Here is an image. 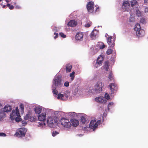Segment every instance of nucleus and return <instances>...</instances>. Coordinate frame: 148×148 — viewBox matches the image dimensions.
Returning a JSON list of instances; mask_svg holds the SVG:
<instances>
[{"instance_id":"1","label":"nucleus","mask_w":148,"mask_h":148,"mask_svg":"<svg viewBox=\"0 0 148 148\" xmlns=\"http://www.w3.org/2000/svg\"><path fill=\"white\" fill-rule=\"evenodd\" d=\"M10 118L12 120H15L17 122H18L21 120L20 115L19 109L18 107H16L15 110H13L10 115Z\"/></svg>"},{"instance_id":"2","label":"nucleus","mask_w":148,"mask_h":148,"mask_svg":"<svg viewBox=\"0 0 148 148\" xmlns=\"http://www.w3.org/2000/svg\"><path fill=\"white\" fill-rule=\"evenodd\" d=\"M134 29L136 31V33L137 36L140 37L144 36L145 31L144 30L141 29V27L139 24L137 23L135 25Z\"/></svg>"},{"instance_id":"3","label":"nucleus","mask_w":148,"mask_h":148,"mask_svg":"<svg viewBox=\"0 0 148 148\" xmlns=\"http://www.w3.org/2000/svg\"><path fill=\"white\" fill-rule=\"evenodd\" d=\"M38 118L39 121H41V122L38 123V126L43 127L45 126V123L44 122L46 119V113L45 112H42L38 116Z\"/></svg>"},{"instance_id":"4","label":"nucleus","mask_w":148,"mask_h":148,"mask_svg":"<svg viewBox=\"0 0 148 148\" xmlns=\"http://www.w3.org/2000/svg\"><path fill=\"white\" fill-rule=\"evenodd\" d=\"M62 126L65 128H69L71 126V124L69 120L66 118H62L60 121Z\"/></svg>"},{"instance_id":"5","label":"nucleus","mask_w":148,"mask_h":148,"mask_svg":"<svg viewBox=\"0 0 148 148\" xmlns=\"http://www.w3.org/2000/svg\"><path fill=\"white\" fill-rule=\"evenodd\" d=\"M103 86V84L101 81H98L95 85L94 89L96 92H100L102 91V88Z\"/></svg>"},{"instance_id":"6","label":"nucleus","mask_w":148,"mask_h":148,"mask_svg":"<svg viewBox=\"0 0 148 148\" xmlns=\"http://www.w3.org/2000/svg\"><path fill=\"white\" fill-rule=\"evenodd\" d=\"M24 119L26 120H28L31 122H34L36 120V118L35 115H33L32 112H29L28 113L26 114L24 117Z\"/></svg>"},{"instance_id":"7","label":"nucleus","mask_w":148,"mask_h":148,"mask_svg":"<svg viewBox=\"0 0 148 148\" xmlns=\"http://www.w3.org/2000/svg\"><path fill=\"white\" fill-rule=\"evenodd\" d=\"M55 117H48L47 119V123L51 127H53L56 123Z\"/></svg>"},{"instance_id":"8","label":"nucleus","mask_w":148,"mask_h":148,"mask_svg":"<svg viewBox=\"0 0 148 148\" xmlns=\"http://www.w3.org/2000/svg\"><path fill=\"white\" fill-rule=\"evenodd\" d=\"M94 5V3L92 1H89L88 3L86 8L89 13H92L93 12Z\"/></svg>"},{"instance_id":"9","label":"nucleus","mask_w":148,"mask_h":148,"mask_svg":"<svg viewBox=\"0 0 148 148\" xmlns=\"http://www.w3.org/2000/svg\"><path fill=\"white\" fill-rule=\"evenodd\" d=\"M27 131V130L25 128H20L18 129V132H17L15 135L18 137L23 136Z\"/></svg>"},{"instance_id":"10","label":"nucleus","mask_w":148,"mask_h":148,"mask_svg":"<svg viewBox=\"0 0 148 148\" xmlns=\"http://www.w3.org/2000/svg\"><path fill=\"white\" fill-rule=\"evenodd\" d=\"M110 92L111 94L115 93L117 90L118 87L117 85L114 83L110 84Z\"/></svg>"},{"instance_id":"11","label":"nucleus","mask_w":148,"mask_h":148,"mask_svg":"<svg viewBox=\"0 0 148 148\" xmlns=\"http://www.w3.org/2000/svg\"><path fill=\"white\" fill-rule=\"evenodd\" d=\"M103 60V57L102 55L99 56L97 58V64L98 66H97L95 65V67L97 68L98 66L101 65H102V62Z\"/></svg>"},{"instance_id":"12","label":"nucleus","mask_w":148,"mask_h":148,"mask_svg":"<svg viewBox=\"0 0 148 148\" xmlns=\"http://www.w3.org/2000/svg\"><path fill=\"white\" fill-rule=\"evenodd\" d=\"M89 127L93 130L97 127V125L96 124V120H92L90 123Z\"/></svg>"},{"instance_id":"13","label":"nucleus","mask_w":148,"mask_h":148,"mask_svg":"<svg viewBox=\"0 0 148 148\" xmlns=\"http://www.w3.org/2000/svg\"><path fill=\"white\" fill-rule=\"evenodd\" d=\"M84 35L81 32L77 33L75 35V38L77 40H82L83 38Z\"/></svg>"},{"instance_id":"14","label":"nucleus","mask_w":148,"mask_h":148,"mask_svg":"<svg viewBox=\"0 0 148 148\" xmlns=\"http://www.w3.org/2000/svg\"><path fill=\"white\" fill-rule=\"evenodd\" d=\"M77 25V22L75 20H72L70 21L67 24L68 26L71 27H75Z\"/></svg>"},{"instance_id":"15","label":"nucleus","mask_w":148,"mask_h":148,"mask_svg":"<svg viewBox=\"0 0 148 148\" xmlns=\"http://www.w3.org/2000/svg\"><path fill=\"white\" fill-rule=\"evenodd\" d=\"M96 101L99 103H106V101L104 97H97L95 98Z\"/></svg>"},{"instance_id":"16","label":"nucleus","mask_w":148,"mask_h":148,"mask_svg":"<svg viewBox=\"0 0 148 148\" xmlns=\"http://www.w3.org/2000/svg\"><path fill=\"white\" fill-rule=\"evenodd\" d=\"M43 108L41 106H38L34 108V111L36 114H40L42 111ZM44 109L43 108V110Z\"/></svg>"},{"instance_id":"17","label":"nucleus","mask_w":148,"mask_h":148,"mask_svg":"<svg viewBox=\"0 0 148 148\" xmlns=\"http://www.w3.org/2000/svg\"><path fill=\"white\" fill-rule=\"evenodd\" d=\"M71 121L72 123V126L73 127H76L79 124V121L75 119H72Z\"/></svg>"},{"instance_id":"18","label":"nucleus","mask_w":148,"mask_h":148,"mask_svg":"<svg viewBox=\"0 0 148 148\" xmlns=\"http://www.w3.org/2000/svg\"><path fill=\"white\" fill-rule=\"evenodd\" d=\"M5 112H10L12 110L11 107L10 106H5L2 109Z\"/></svg>"},{"instance_id":"19","label":"nucleus","mask_w":148,"mask_h":148,"mask_svg":"<svg viewBox=\"0 0 148 148\" xmlns=\"http://www.w3.org/2000/svg\"><path fill=\"white\" fill-rule=\"evenodd\" d=\"M6 116L5 112L3 110L0 111V121H1L2 119L4 118Z\"/></svg>"},{"instance_id":"20","label":"nucleus","mask_w":148,"mask_h":148,"mask_svg":"<svg viewBox=\"0 0 148 148\" xmlns=\"http://www.w3.org/2000/svg\"><path fill=\"white\" fill-rule=\"evenodd\" d=\"M62 79L61 77L58 76L56 79V84L60 86L62 85Z\"/></svg>"},{"instance_id":"21","label":"nucleus","mask_w":148,"mask_h":148,"mask_svg":"<svg viewBox=\"0 0 148 148\" xmlns=\"http://www.w3.org/2000/svg\"><path fill=\"white\" fill-rule=\"evenodd\" d=\"M72 65L70 64H67L66 67V72L67 73L71 72L72 68Z\"/></svg>"},{"instance_id":"22","label":"nucleus","mask_w":148,"mask_h":148,"mask_svg":"<svg viewBox=\"0 0 148 148\" xmlns=\"http://www.w3.org/2000/svg\"><path fill=\"white\" fill-rule=\"evenodd\" d=\"M110 66L109 62L108 61L106 62L103 66L104 69L106 71H108Z\"/></svg>"},{"instance_id":"23","label":"nucleus","mask_w":148,"mask_h":148,"mask_svg":"<svg viewBox=\"0 0 148 148\" xmlns=\"http://www.w3.org/2000/svg\"><path fill=\"white\" fill-rule=\"evenodd\" d=\"M56 80L54 78L53 79V84L52 86V90L53 92V93L54 95H56Z\"/></svg>"},{"instance_id":"24","label":"nucleus","mask_w":148,"mask_h":148,"mask_svg":"<svg viewBox=\"0 0 148 148\" xmlns=\"http://www.w3.org/2000/svg\"><path fill=\"white\" fill-rule=\"evenodd\" d=\"M110 48L112 49L115 46V43L114 40H112L111 42L108 41V42H107Z\"/></svg>"},{"instance_id":"25","label":"nucleus","mask_w":148,"mask_h":148,"mask_svg":"<svg viewBox=\"0 0 148 148\" xmlns=\"http://www.w3.org/2000/svg\"><path fill=\"white\" fill-rule=\"evenodd\" d=\"M113 75L112 71H110L108 76V81H111L113 79Z\"/></svg>"},{"instance_id":"26","label":"nucleus","mask_w":148,"mask_h":148,"mask_svg":"<svg viewBox=\"0 0 148 148\" xmlns=\"http://www.w3.org/2000/svg\"><path fill=\"white\" fill-rule=\"evenodd\" d=\"M64 95L62 94L59 93L58 95L57 99L60 100L64 101Z\"/></svg>"},{"instance_id":"27","label":"nucleus","mask_w":148,"mask_h":148,"mask_svg":"<svg viewBox=\"0 0 148 148\" xmlns=\"http://www.w3.org/2000/svg\"><path fill=\"white\" fill-rule=\"evenodd\" d=\"M75 74V72L74 71H73L70 74V77H71V81H73L75 77L74 74Z\"/></svg>"},{"instance_id":"28","label":"nucleus","mask_w":148,"mask_h":148,"mask_svg":"<svg viewBox=\"0 0 148 148\" xmlns=\"http://www.w3.org/2000/svg\"><path fill=\"white\" fill-rule=\"evenodd\" d=\"M137 3V1L136 0H133L132 1L131 3V5L132 7H133Z\"/></svg>"},{"instance_id":"29","label":"nucleus","mask_w":148,"mask_h":148,"mask_svg":"<svg viewBox=\"0 0 148 148\" xmlns=\"http://www.w3.org/2000/svg\"><path fill=\"white\" fill-rule=\"evenodd\" d=\"M96 36V34H95L93 31H92L91 34L90 36L91 38L92 39H94L95 38Z\"/></svg>"},{"instance_id":"30","label":"nucleus","mask_w":148,"mask_h":148,"mask_svg":"<svg viewBox=\"0 0 148 148\" xmlns=\"http://www.w3.org/2000/svg\"><path fill=\"white\" fill-rule=\"evenodd\" d=\"M86 121V118L84 116H82L81 119V121L82 123V124H84L85 123Z\"/></svg>"},{"instance_id":"31","label":"nucleus","mask_w":148,"mask_h":148,"mask_svg":"<svg viewBox=\"0 0 148 148\" xmlns=\"http://www.w3.org/2000/svg\"><path fill=\"white\" fill-rule=\"evenodd\" d=\"M112 50L110 48V49H109L107 50L106 51V53L108 55H110L112 53Z\"/></svg>"},{"instance_id":"32","label":"nucleus","mask_w":148,"mask_h":148,"mask_svg":"<svg viewBox=\"0 0 148 148\" xmlns=\"http://www.w3.org/2000/svg\"><path fill=\"white\" fill-rule=\"evenodd\" d=\"M75 112H70L68 113V115L71 117H73L75 115Z\"/></svg>"},{"instance_id":"33","label":"nucleus","mask_w":148,"mask_h":148,"mask_svg":"<svg viewBox=\"0 0 148 148\" xmlns=\"http://www.w3.org/2000/svg\"><path fill=\"white\" fill-rule=\"evenodd\" d=\"M129 5V3H128L127 1H125L123 3V5L125 7H126L127 6Z\"/></svg>"},{"instance_id":"34","label":"nucleus","mask_w":148,"mask_h":148,"mask_svg":"<svg viewBox=\"0 0 148 148\" xmlns=\"http://www.w3.org/2000/svg\"><path fill=\"white\" fill-rule=\"evenodd\" d=\"M92 23L91 22H89L86 23L85 25V27H90Z\"/></svg>"},{"instance_id":"35","label":"nucleus","mask_w":148,"mask_h":148,"mask_svg":"<svg viewBox=\"0 0 148 148\" xmlns=\"http://www.w3.org/2000/svg\"><path fill=\"white\" fill-rule=\"evenodd\" d=\"M105 99H106L107 100H109L110 99V96L109 94L107 93H106L105 95Z\"/></svg>"},{"instance_id":"36","label":"nucleus","mask_w":148,"mask_h":148,"mask_svg":"<svg viewBox=\"0 0 148 148\" xmlns=\"http://www.w3.org/2000/svg\"><path fill=\"white\" fill-rule=\"evenodd\" d=\"M59 35L61 37L63 38H65L66 37V36L62 32L60 33Z\"/></svg>"},{"instance_id":"37","label":"nucleus","mask_w":148,"mask_h":148,"mask_svg":"<svg viewBox=\"0 0 148 148\" xmlns=\"http://www.w3.org/2000/svg\"><path fill=\"white\" fill-rule=\"evenodd\" d=\"M7 5L10 10L13 9L14 8V7L12 5H11L10 4H8Z\"/></svg>"},{"instance_id":"38","label":"nucleus","mask_w":148,"mask_h":148,"mask_svg":"<svg viewBox=\"0 0 148 148\" xmlns=\"http://www.w3.org/2000/svg\"><path fill=\"white\" fill-rule=\"evenodd\" d=\"M20 109H21V110H22V112H23L24 109V105L22 104H21L20 106Z\"/></svg>"},{"instance_id":"39","label":"nucleus","mask_w":148,"mask_h":148,"mask_svg":"<svg viewBox=\"0 0 148 148\" xmlns=\"http://www.w3.org/2000/svg\"><path fill=\"white\" fill-rule=\"evenodd\" d=\"M136 15L138 16H140L141 15L140 12L139 10H137L136 11Z\"/></svg>"},{"instance_id":"40","label":"nucleus","mask_w":148,"mask_h":148,"mask_svg":"<svg viewBox=\"0 0 148 148\" xmlns=\"http://www.w3.org/2000/svg\"><path fill=\"white\" fill-rule=\"evenodd\" d=\"M112 38V36H109L107 38V42H108V41L111 42L112 40H111Z\"/></svg>"},{"instance_id":"41","label":"nucleus","mask_w":148,"mask_h":148,"mask_svg":"<svg viewBox=\"0 0 148 148\" xmlns=\"http://www.w3.org/2000/svg\"><path fill=\"white\" fill-rule=\"evenodd\" d=\"M102 45L99 46V48L100 49H103L105 47V45L103 43H102Z\"/></svg>"},{"instance_id":"42","label":"nucleus","mask_w":148,"mask_h":148,"mask_svg":"<svg viewBox=\"0 0 148 148\" xmlns=\"http://www.w3.org/2000/svg\"><path fill=\"white\" fill-rule=\"evenodd\" d=\"M64 85L66 87H68L69 86V82H66L64 83Z\"/></svg>"},{"instance_id":"43","label":"nucleus","mask_w":148,"mask_h":148,"mask_svg":"<svg viewBox=\"0 0 148 148\" xmlns=\"http://www.w3.org/2000/svg\"><path fill=\"white\" fill-rule=\"evenodd\" d=\"M6 136V134L3 133H0V136Z\"/></svg>"},{"instance_id":"44","label":"nucleus","mask_w":148,"mask_h":148,"mask_svg":"<svg viewBox=\"0 0 148 148\" xmlns=\"http://www.w3.org/2000/svg\"><path fill=\"white\" fill-rule=\"evenodd\" d=\"M96 124L98 126V125L100 124L101 123V120H100L97 121H96Z\"/></svg>"},{"instance_id":"45","label":"nucleus","mask_w":148,"mask_h":148,"mask_svg":"<svg viewBox=\"0 0 148 148\" xmlns=\"http://www.w3.org/2000/svg\"><path fill=\"white\" fill-rule=\"evenodd\" d=\"M145 19L143 18H141L140 21V22L142 23H145Z\"/></svg>"},{"instance_id":"46","label":"nucleus","mask_w":148,"mask_h":148,"mask_svg":"<svg viewBox=\"0 0 148 148\" xmlns=\"http://www.w3.org/2000/svg\"><path fill=\"white\" fill-rule=\"evenodd\" d=\"M113 102H110V103L108 105V108H109L110 107V106L112 105H113Z\"/></svg>"},{"instance_id":"47","label":"nucleus","mask_w":148,"mask_h":148,"mask_svg":"<svg viewBox=\"0 0 148 148\" xmlns=\"http://www.w3.org/2000/svg\"><path fill=\"white\" fill-rule=\"evenodd\" d=\"M52 136H56V131H54L53 132Z\"/></svg>"},{"instance_id":"48","label":"nucleus","mask_w":148,"mask_h":148,"mask_svg":"<svg viewBox=\"0 0 148 148\" xmlns=\"http://www.w3.org/2000/svg\"><path fill=\"white\" fill-rule=\"evenodd\" d=\"M15 8L16 9H20L21 7L19 5H16L15 7Z\"/></svg>"},{"instance_id":"49","label":"nucleus","mask_w":148,"mask_h":148,"mask_svg":"<svg viewBox=\"0 0 148 148\" xmlns=\"http://www.w3.org/2000/svg\"><path fill=\"white\" fill-rule=\"evenodd\" d=\"M22 123L23 124H26V123L24 121H22Z\"/></svg>"},{"instance_id":"50","label":"nucleus","mask_w":148,"mask_h":148,"mask_svg":"<svg viewBox=\"0 0 148 148\" xmlns=\"http://www.w3.org/2000/svg\"><path fill=\"white\" fill-rule=\"evenodd\" d=\"M58 33H56V38L58 37Z\"/></svg>"},{"instance_id":"51","label":"nucleus","mask_w":148,"mask_h":148,"mask_svg":"<svg viewBox=\"0 0 148 148\" xmlns=\"http://www.w3.org/2000/svg\"><path fill=\"white\" fill-rule=\"evenodd\" d=\"M99 9V8H96V11H97Z\"/></svg>"},{"instance_id":"52","label":"nucleus","mask_w":148,"mask_h":148,"mask_svg":"<svg viewBox=\"0 0 148 148\" xmlns=\"http://www.w3.org/2000/svg\"><path fill=\"white\" fill-rule=\"evenodd\" d=\"M6 1L7 2H9V1L8 0H6Z\"/></svg>"},{"instance_id":"53","label":"nucleus","mask_w":148,"mask_h":148,"mask_svg":"<svg viewBox=\"0 0 148 148\" xmlns=\"http://www.w3.org/2000/svg\"><path fill=\"white\" fill-rule=\"evenodd\" d=\"M148 10V8H146L145 9V12H146V10Z\"/></svg>"},{"instance_id":"54","label":"nucleus","mask_w":148,"mask_h":148,"mask_svg":"<svg viewBox=\"0 0 148 148\" xmlns=\"http://www.w3.org/2000/svg\"><path fill=\"white\" fill-rule=\"evenodd\" d=\"M5 6H5V5H3V8H5Z\"/></svg>"},{"instance_id":"55","label":"nucleus","mask_w":148,"mask_h":148,"mask_svg":"<svg viewBox=\"0 0 148 148\" xmlns=\"http://www.w3.org/2000/svg\"><path fill=\"white\" fill-rule=\"evenodd\" d=\"M108 36V34H106V35H105V36Z\"/></svg>"},{"instance_id":"56","label":"nucleus","mask_w":148,"mask_h":148,"mask_svg":"<svg viewBox=\"0 0 148 148\" xmlns=\"http://www.w3.org/2000/svg\"><path fill=\"white\" fill-rule=\"evenodd\" d=\"M56 135L58 134V132H56Z\"/></svg>"},{"instance_id":"57","label":"nucleus","mask_w":148,"mask_h":148,"mask_svg":"<svg viewBox=\"0 0 148 148\" xmlns=\"http://www.w3.org/2000/svg\"><path fill=\"white\" fill-rule=\"evenodd\" d=\"M145 2H147L146 0H145Z\"/></svg>"},{"instance_id":"58","label":"nucleus","mask_w":148,"mask_h":148,"mask_svg":"<svg viewBox=\"0 0 148 148\" xmlns=\"http://www.w3.org/2000/svg\"><path fill=\"white\" fill-rule=\"evenodd\" d=\"M54 34H56V32H54Z\"/></svg>"},{"instance_id":"59","label":"nucleus","mask_w":148,"mask_h":148,"mask_svg":"<svg viewBox=\"0 0 148 148\" xmlns=\"http://www.w3.org/2000/svg\"><path fill=\"white\" fill-rule=\"evenodd\" d=\"M54 38H56V36L54 37Z\"/></svg>"},{"instance_id":"60","label":"nucleus","mask_w":148,"mask_h":148,"mask_svg":"<svg viewBox=\"0 0 148 148\" xmlns=\"http://www.w3.org/2000/svg\"><path fill=\"white\" fill-rule=\"evenodd\" d=\"M67 97H68V95L67 96H66Z\"/></svg>"},{"instance_id":"61","label":"nucleus","mask_w":148,"mask_h":148,"mask_svg":"<svg viewBox=\"0 0 148 148\" xmlns=\"http://www.w3.org/2000/svg\"><path fill=\"white\" fill-rule=\"evenodd\" d=\"M2 0H0V1H1Z\"/></svg>"},{"instance_id":"62","label":"nucleus","mask_w":148,"mask_h":148,"mask_svg":"<svg viewBox=\"0 0 148 148\" xmlns=\"http://www.w3.org/2000/svg\"><path fill=\"white\" fill-rule=\"evenodd\" d=\"M146 11H147V10H146Z\"/></svg>"}]
</instances>
